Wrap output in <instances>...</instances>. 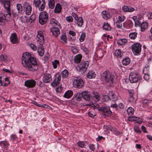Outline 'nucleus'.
<instances>
[{"instance_id": "obj_34", "label": "nucleus", "mask_w": 152, "mask_h": 152, "mask_svg": "<svg viewBox=\"0 0 152 152\" xmlns=\"http://www.w3.org/2000/svg\"><path fill=\"white\" fill-rule=\"evenodd\" d=\"M6 19L5 15L3 13H0V22L3 23L5 22Z\"/></svg>"}, {"instance_id": "obj_43", "label": "nucleus", "mask_w": 152, "mask_h": 152, "mask_svg": "<svg viewBox=\"0 0 152 152\" xmlns=\"http://www.w3.org/2000/svg\"><path fill=\"white\" fill-rule=\"evenodd\" d=\"M93 94L94 96H93V97L94 98V100L96 102L98 101L99 99V96L98 95V93H96L95 94H94V93Z\"/></svg>"}, {"instance_id": "obj_64", "label": "nucleus", "mask_w": 152, "mask_h": 152, "mask_svg": "<svg viewBox=\"0 0 152 152\" xmlns=\"http://www.w3.org/2000/svg\"><path fill=\"white\" fill-rule=\"evenodd\" d=\"M147 17L148 19H150L152 18V13L151 12H149L147 15Z\"/></svg>"}, {"instance_id": "obj_24", "label": "nucleus", "mask_w": 152, "mask_h": 152, "mask_svg": "<svg viewBox=\"0 0 152 152\" xmlns=\"http://www.w3.org/2000/svg\"><path fill=\"white\" fill-rule=\"evenodd\" d=\"M82 58V56L80 54H79L75 56L74 58V61L76 63H79Z\"/></svg>"}, {"instance_id": "obj_8", "label": "nucleus", "mask_w": 152, "mask_h": 152, "mask_svg": "<svg viewBox=\"0 0 152 152\" xmlns=\"http://www.w3.org/2000/svg\"><path fill=\"white\" fill-rule=\"evenodd\" d=\"M88 64V61L81 62L78 65L77 68L80 71L84 72L86 71Z\"/></svg>"}, {"instance_id": "obj_18", "label": "nucleus", "mask_w": 152, "mask_h": 152, "mask_svg": "<svg viewBox=\"0 0 152 152\" xmlns=\"http://www.w3.org/2000/svg\"><path fill=\"white\" fill-rule=\"evenodd\" d=\"M61 5L59 3H57L56 5L55 9L54 12L55 13H59L61 12Z\"/></svg>"}, {"instance_id": "obj_35", "label": "nucleus", "mask_w": 152, "mask_h": 152, "mask_svg": "<svg viewBox=\"0 0 152 152\" xmlns=\"http://www.w3.org/2000/svg\"><path fill=\"white\" fill-rule=\"evenodd\" d=\"M115 55L117 57L121 58L123 54V53L121 52L120 49L116 50L115 52Z\"/></svg>"}, {"instance_id": "obj_25", "label": "nucleus", "mask_w": 152, "mask_h": 152, "mask_svg": "<svg viewBox=\"0 0 152 152\" xmlns=\"http://www.w3.org/2000/svg\"><path fill=\"white\" fill-rule=\"evenodd\" d=\"M95 76V72L92 71H89L87 75V77L90 79L94 78Z\"/></svg>"}, {"instance_id": "obj_10", "label": "nucleus", "mask_w": 152, "mask_h": 152, "mask_svg": "<svg viewBox=\"0 0 152 152\" xmlns=\"http://www.w3.org/2000/svg\"><path fill=\"white\" fill-rule=\"evenodd\" d=\"M53 78L51 75L49 73L44 74L43 81L45 83H49L52 82Z\"/></svg>"}, {"instance_id": "obj_15", "label": "nucleus", "mask_w": 152, "mask_h": 152, "mask_svg": "<svg viewBox=\"0 0 152 152\" xmlns=\"http://www.w3.org/2000/svg\"><path fill=\"white\" fill-rule=\"evenodd\" d=\"M10 39L11 42L13 44L17 43L19 42L15 33H12L11 34V36L10 37Z\"/></svg>"}, {"instance_id": "obj_47", "label": "nucleus", "mask_w": 152, "mask_h": 152, "mask_svg": "<svg viewBox=\"0 0 152 152\" xmlns=\"http://www.w3.org/2000/svg\"><path fill=\"white\" fill-rule=\"evenodd\" d=\"M134 111V109L131 107H129L127 110V112L129 114H133Z\"/></svg>"}, {"instance_id": "obj_42", "label": "nucleus", "mask_w": 152, "mask_h": 152, "mask_svg": "<svg viewBox=\"0 0 152 152\" xmlns=\"http://www.w3.org/2000/svg\"><path fill=\"white\" fill-rule=\"evenodd\" d=\"M53 68L56 69L57 67V65H59V61L57 60H55L54 61L52 62Z\"/></svg>"}, {"instance_id": "obj_3", "label": "nucleus", "mask_w": 152, "mask_h": 152, "mask_svg": "<svg viewBox=\"0 0 152 152\" xmlns=\"http://www.w3.org/2000/svg\"><path fill=\"white\" fill-rule=\"evenodd\" d=\"M141 79V77H139L137 73L132 72L130 73L129 79L131 83L140 82Z\"/></svg>"}, {"instance_id": "obj_17", "label": "nucleus", "mask_w": 152, "mask_h": 152, "mask_svg": "<svg viewBox=\"0 0 152 152\" xmlns=\"http://www.w3.org/2000/svg\"><path fill=\"white\" fill-rule=\"evenodd\" d=\"M123 10L125 12H131L135 10V9L131 7L124 6L123 7Z\"/></svg>"}, {"instance_id": "obj_38", "label": "nucleus", "mask_w": 152, "mask_h": 152, "mask_svg": "<svg viewBox=\"0 0 152 152\" xmlns=\"http://www.w3.org/2000/svg\"><path fill=\"white\" fill-rule=\"evenodd\" d=\"M83 97V93L81 94L80 93H77L75 96V98L76 100L78 101H80L82 99V97Z\"/></svg>"}, {"instance_id": "obj_30", "label": "nucleus", "mask_w": 152, "mask_h": 152, "mask_svg": "<svg viewBox=\"0 0 152 152\" xmlns=\"http://www.w3.org/2000/svg\"><path fill=\"white\" fill-rule=\"evenodd\" d=\"M122 64L124 65H126L129 64L130 62V59L128 58H126L122 60Z\"/></svg>"}, {"instance_id": "obj_11", "label": "nucleus", "mask_w": 152, "mask_h": 152, "mask_svg": "<svg viewBox=\"0 0 152 152\" xmlns=\"http://www.w3.org/2000/svg\"><path fill=\"white\" fill-rule=\"evenodd\" d=\"M61 78V75L59 73H57L55 75V78L51 84V86L53 87L57 86L60 83Z\"/></svg>"}, {"instance_id": "obj_26", "label": "nucleus", "mask_w": 152, "mask_h": 152, "mask_svg": "<svg viewBox=\"0 0 152 152\" xmlns=\"http://www.w3.org/2000/svg\"><path fill=\"white\" fill-rule=\"evenodd\" d=\"M148 26V23L145 22H143L141 23L140 26L141 28V31H143L145 29L147 28Z\"/></svg>"}, {"instance_id": "obj_60", "label": "nucleus", "mask_w": 152, "mask_h": 152, "mask_svg": "<svg viewBox=\"0 0 152 152\" xmlns=\"http://www.w3.org/2000/svg\"><path fill=\"white\" fill-rule=\"evenodd\" d=\"M31 48L34 51H35L37 50L36 46L33 44H31L30 45Z\"/></svg>"}, {"instance_id": "obj_55", "label": "nucleus", "mask_w": 152, "mask_h": 152, "mask_svg": "<svg viewBox=\"0 0 152 152\" xmlns=\"http://www.w3.org/2000/svg\"><path fill=\"white\" fill-rule=\"evenodd\" d=\"M61 39L64 42H66V36L64 35H62L61 37Z\"/></svg>"}, {"instance_id": "obj_45", "label": "nucleus", "mask_w": 152, "mask_h": 152, "mask_svg": "<svg viewBox=\"0 0 152 152\" xmlns=\"http://www.w3.org/2000/svg\"><path fill=\"white\" fill-rule=\"evenodd\" d=\"M86 37V34L85 33H83L80 38L79 40L80 42H83Z\"/></svg>"}, {"instance_id": "obj_52", "label": "nucleus", "mask_w": 152, "mask_h": 152, "mask_svg": "<svg viewBox=\"0 0 152 152\" xmlns=\"http://www.w3.org/2000/svg\"><path fill=\"white\" fill-rule=\"evenodd\" d=\"M134 129L135 132L138 133H140L141 131L140 130L139 128L137 126H135L134 127Z\"/></svg>"}, {"instance_id": "obj_37", "label": "nucleus", "mask_w": 152, "mask_h": 152, "mask_svg": "<svg viewBox=\"0 0 152 152\" xmlns=\"http://www.w3.org/2000/svg\"><path fill=\"white\" fill-rule=\"evenodd\" d=\"M137 33L135 32L131 33L129 34V37L132 39H135L137 37Z\"/></svg>"}, {"instance_id": "obj_12", "label": "nucleus", "mask_w": 152, "mask_h": 152, "mask_svg": "<svg viewBox=\"0 0 152 152\" xmlns=\"http://www.w3.org/2000/svg\"><path fill=\"white\" fill-rule=\"evenodd\" d=\"M36 81L33 80H28L25 81L24 85L29 88H33L35 86Z\"/></svg>"}, {"instance_id": "obj_4", "label": "nucleus", "mask_w": 152, "mask_h": 152, "mask_svg": "<svg viewBox=\"0 0 152 152\" xmlns=\"http://www.w3.org/2000/svg\"><path fill=\"white\" fill-rule=\"evenodd\" d=\"M39 22L42 25L46 23L48 18V13L45 11L41 12L39 15Z\"/></svg>"}, {"instance_id": "obj_29", "label": "nucleus", "mask_w": 152, "mask_h": 152, "mask_svg": "<svg viewBox=\"0 0 152 152\" xmlns=\"http://www.w3.org/2000/svg\"><path fill=\"white\" fill-rule=\"evenodd\" d=\"M103 28L107 31H110L111 30V27L110 24L108 23H104L103 26Z\"/></svg>"}, {"instance_id": "obj_46", "label": "nucleus", "mask_w": 152, "mask_h": 152, "mask_svg": "<svg viewBox=\"0 0 152 152\" xmlns=\"http://www.w3.org/2000/svg\"><path fill=\"white\" fill-rule=\"evenodd\" d=\"M140 118L136 117L135 116H132V117H129V121H137L138 119H140Z\"/></svg>"}, {"instance_id": "obj_63", "label": "nucleus", "mask_w": 152, "mask_h": 152, "mask_svg": "<svg viewBox=\"0 0 152 152\" xmlns=\"http://www.w3.org/2000/svg\"><path fill=\"white\" fill-rule=\"evenodd\" d=\"M129 97H133V95L134 94V91L132 90H129L128 91Z\"/></svg>"}, {"instance_id": "obj_32", "label": "nucleus", "mask_w": 152, "mask_h": 152, "mask_svg": "<svg viewBox=\"0 0 152 152\" xmlns=\"http://www.w3.org/2000/svg\"><path fill=\"white\" fill-rule=\"evenodd\" d=\"M32 8L31 6L28 5L26 7V13L28 15H29L31 12Z\"/></svg>"}, {"instance_id": "obj_2", "label": "nucleus", "mask_w": 152, "mask_h": 152, "mask_svg": "<svg viewBox=\"0 0 152 152\" xmlns=\"http://www.w3.org/2000/svg\"><path fill=\"white\" fill-rule=\"evenodd\" d=\"M114 77V76L111 75L109 72L105 71L101 75V79L104 83H113Z\"/></svg>"}, {"instance_id": "obj_36", "label": "nucleus", "mask_w": 152, "mask_h": 152, "mask_svg": "<svg viewBox=\"0 0 152 152\" xmlns=\"http://www.w3.org/2000/svg\"><path fill=\"white\" fill-rule=\"evenodd\" d=\"M0 58L1 61L6 62L8 60V57L7 55L5 54H1L0 56Z\"/></svg>"}, {"instance_id": "obj_7", "label": "nucleus", "mask_w": 152, "mask_h": 152, "mask_svg": "<svg viewBox=\"0 0 152 152\" xmlns=\"http://www.w3.org/2000/svg\"><path fill=\"white\" fill-rule=\"evenodd\" d=\"M141 45L139 43H135L132 46V49L134 54L138 55L141 51Z\"/></svg>"}, {"instance_id": "obj_50", "label": "nucleus", "mask_w": 152, "mask_h": 152, "mask_svg": "<svg viewBox=\"0 0 152 152\" xmlns=\"http://www.w3.org/2000/svg\"><path fill=\"white\" fill-rule=\"evenodd\" d=\"M21 20L22 23H26L28 21L27 17L26 16L21 17Z\"/></svg>"}, {"instance_id": "obj_16", "label": "nucleus", "mask_w": 152, "mask_h": 152, "mask_svg": "<svg viewBox=\"0 0 152 152\" xmlns=\"http://www.w3.org/2000/svg\"><path fill=\"white\" fill-rule=\"evenodd\" d=\"M109 96L110 99L112 101H115L117 100V97L114 94L113 92H110L109 94Z\"/></svg>"}, {"instance_id": "obj_13", "label": "nucleus", "mask_w": 152, "mask_h": 152, "mask_svg": "<svg viewBox=\"0 0 152 152\" xmlns=\"http://www.w3.org/2000/svg\"><path fill=\"white\" fill-rule=\"evenodd\" d=\"M95 104L96 105V106L95 105H94V108H98V110L99 111H103L104 113H106L109 114H110L111 113V112L110 111V108L109 107H101L100 108H98V106L97 105V104Z\"/></svg>"}, {"instance_id": "obj_22", "label": "nucleus", "mask_w": 152, "mask_h": 152, "mask_svg": "<svg viewBox=\"0 0 152 152\" xmlns=\"http://www.w3.org/2000/svg\"><path fill=\"white\" fill-rule=\"evenodd\" d=\"M40 45L39 47L38 48V52L39 55L42 56L44 53V50L42 44H40Z\"/></svg>"}, {"instance_id": "obj_6", "label": "nucleus", "mask_w": 152, "mask_h": 152, "mask_svg": "<svg viewBox=\"0 0 152 152\" xmlns=\"http://www.w3.org/2000/svg\"><path fill=\"white\" fill-rule=\"evenodd\" d=\"M34 4L36 7H38L40 11L43 10L45 6V0H38L34 1Z\"/></svg>"}, {"instance_id": "obj_58", "label": "nucleus", "mask_w": 152, "mask_h": 152, "mask_svg": "<svg viewBox=\"0 0 152 152\" xmlns=\"http://www.w3.org/2000/svg\"><path fill=\"white\" fill-rule=\"evenodd\" d=\"M89 148L93 151H94L95 149V145L94 144H91L89 146Z\"/></svg>"}, {"instance_id": "obj_1", "label": "nucleus", "mask_w": 152, "mask_h": 152, "mask_svg": "<svg viewBox=\"0 0 152 152\" xmlns=\"http://www.w3.org/2000/svg\"><path fill=\"white\" fill-rule=\"evenodd\" d=\"M22 61L23 66L29 71L33 72L38 70L39 66L36 59L28 52L23 54Z\"/></svg>"}, {"instance_id": "obj_40", "label": "nucleus", "mask_w": 152, "mask_h": 152, "mask_svg": "<svg viewBox=\"0 0 152 152\" xmlns=\"http://www.w3.org/2000/svg\"><path fill=\"white\" fill-rule=\"evenodd\" d=\"M9 145V144L6 141H1L0 142V145L1 146L3 145V147L4 148H6Z\"/></svg>"}, {"instance_id": "obj_5", "label": "nucleus", "mask_w": 152, "mask_h": 152, "mask_svg": "<svg viewBox=\"0 0 152 152\" xmlns=\"http://www.w3.org/2000/svg\"><path fill=\"white\" fill-rule=\"evenodd\" d=\"M0 2L3 4L4 7L7 10V14L10 16H11V14L10 12V0H0Z\"/></svg>"}, {"instance_id": "obj_44", "label": "nucleus", "mask_w": 152, "mask_h": 152, "mask_svg": "<svg viewBox=\"0 0 152 152\" xmlns=\"http://www.w3.org/2000/svg\"><path fill=\"white\" fill-rule=\"evenodd\" d=\"M36 18V15L34 14H33L31 15L29 20L30 22H34Z\"/></svg>"}, {"instance_id": "obj_19", "label": "nucleus", "mask_w": 152, "mask_h": 152, "mask_svg": "<svg viewBox=\"0 0 152 152\" xmlns=\"http://www.w3.org/2000/svg\"><path fill=\"white\" fill-rule=\"evenodd\" d=\"M83 98L86 101H88L90 99L89 94L87 91L83 92Z\"/></svg>"}, {"instance_id": "obj_57", "label": "nucleus", "mask_w": 152, "mask_h": 152, "mask_svg": "<svg viewBox=\"0 0 152 152\" xmlns=\"http://www.w3.org/2000/svg\"><path fill=\"white\" fill-rule=\"evenodd\" d=\"M103 101L106 102L110 99L109 96H104L102 98Z\"/></svg>"}, {"instance_id": "obj_31", "label": "nucleus", "mask_w": 152, "mask_h": 152, "mask_svg": "<svg viewBox=\"0 0 152 152\" xmlns=\"http://www.w3.org/2000/svg\"><path fill=\"white\" fill-rule=\"evenodd\" d=\"M48 6L49 8L51 9L54 8L55 4L54 0H50L49 1Z\"/></svg>"}, {"instance_id": "obj_48", "label": "nucleus", "mask_w": 152, "mask_h": 152, "mask_svg": "<svg viewBox=\"0 0 152 152\" xmlns=\"http://www.w3.org/2000/svg\"><path fill=\"white\" fill-rule=\"evenodd\" d=\"M37 41L41 43H43L44 42V35L43 36H42L40 37L37 38Z\"/></svg>"}, {"instance_id": "obj_9", "label": "nucleus", "mask_w": 152, "mask_h": 152, "mask_svg": "<svg viewBox=\"0 0 152 152\" xmlns=\"http://www.w3.org/2000/svg\"><path fill=\"white\" fill-rule=\"evenodd\" d=\"M83 84V80L81 79H75L73 82V86L76 88H81Z\"/></svg>"}, {"instance_id": "obj_41", "label": "nucleus", "mask_w": 152, "mask_h": 152, "mask_svg": "<svg viewBox=\"0 0 152 152\" xmlns=\"http://www.w3.org/2000/svg\"><path fill=\"white\" fill-rule=\"evenodd\" d=\"M126 17L124 15H119L118 18V19L117 20L118 22H123L125 20Z\"/></svg>"}, {"instance_id": "obj_28", "label": "nucleus", "mask_w": 152, "mask_h": 152, "mask_svg": "<svg viewBox=\"0 0 152 152\" xmlns=\"http://www.w3.org/2000/svg\"><path fill=\"white\" fill-rule=\"evenodd\" d=\"M77 21V23L78 26L82 27L83 23V19L81 17H79L76 20Z\"/></svg>"}, {"instance_id": "obj_20", "label": "nucleus", "mask_w": 152, "mask_h": 152, "mask_svg": "<svg viewBox=\"0 0 152 152\" xmlns=\"http://www.w3.org/2000/svg\"><path fill=\"white\" fill-rule=\"evenodd\" d=\"M102 18L105 19L107 20L110 18L109 13L105 11H103L102 12Z\"/></svg>"}, {"instance_id": "obj_61", "label": "nucleus", "mask_w": 152, "mask_h": 152, "mask_svg": "<svg viewBox=\"0 0 152 152\" xmlns=\"http://www.w3.org/2000/svg\"><path fill=\"white\" fill-rule=\"evenodd\" d=\"M62 90V88L61 86H59L56 88V91L57 92H60Z\"/></svg>"}, {"instance_id": "obj_23", "label": "nucleus", "mask_w": 152, "mask_h": 152, "mask_svg": "<svg viewBox=\"0 0 152 152\" xmlns=\"http://www.w3.org/2000/svg\"><path fill=\"white\" fill-rule=\"evenodd\" d=\"M127 42V40L125 39H119L117 41L118 44L121 45H125Z\"/></svg>"}, {"instance_id": "obj_53", "label": "nucleus", "mask_w": 152, "mask_h": 152, "mask_svg": "<svg viewBox=\"0 0 152 152\" xmlns=\"http://www.w3.org/2000/svg\"><path fill=\"white\" fill-rule=\"evenodd\" d=\"M117 27L118 28H120L122 26V24L121 22H118L117 20L116 22Z\"/></svg>"}, {"instance_id": "obj_39", "label": "nucleus", "mask_w": 152, "mask_h": 152, "mask_svg": "<svg viewBox=\"0 0 152 152\" xmlns=\"http://www.w3.org/2000/svg\"><path fill=\"white\" fill-rule=\"evenodd\" d=\"M62 77L63 78H66L68 76V72L67 70L65 69L62 72Z\"/></svg>"}, {"instance_id": "obj_59", "label": "nucleus", "mask_w": 152, "mask_h": 152, "mask_svg": "<svg viewBox=\"0 0 152 152\" xmlns=\"http://www.w3.org/2000/svg\"><path fill=\"white\" fill-rule=\"evenodd\" d=\"M77 144L78 146L81 148H83L84 147V145L83 142H77Z\"/></svg>"}, {"instance_id": "obj_51", "label": "nucleus", "mask_w": 152, "mask_h": 152, "mask_svg": "<svg viewBox=\"0 0 152 152\" xmlns=\"http://www.w3.org/2000/svg\"><path fill=\"white\" fill-rule=\"evenodd\" d=\"M88 115L89 116L91 117H93L96 115L95 113L92 111L88 112Z\"/></svg>"}, {"instance_id": "obj_21", "label": "nucleus", "mask_w": 152, "mask_h": 152, "mask_svg": "<svg viewBox=\"0 0 152 152\" xmlns=\"http://www.w3.org/2000/svg\"><path fill=\"white\" fill-rule=\"evenodd\" d=\"M73 92L70 90H68L64 94L63 96L66 98H69L73 95Z\"/></svg>"}, {"instance_id": "obj_33", "label": "nucleus", "mask_w": 152, "mask_h": 152, "mask_svg": "<svg viewBox=\"0 0 152 152\" xmlns=\"http://www.w3.org/2000/svg\"><path fill=\"white\" fill-rule=\"evenodd\" d=\"M16 9L18 11V13H21L23 10L22 5L20 4H17L16 5Z\"/></svg>"}, {"instance_id": "obj_54", "label": "nucleus", "mask_w": 152, "mask_h": 152, "mask_svg": "<svg viewBox=\"0 0 152 152\" xmlns=\"http://www.w3.org/2000/svg\"><path fill=\"white\" fill-rule=\"evenodd\" d=\"M66 20L68 22H71L73 21V19L72 16H69L66 17Z\"/></svg>"}, {"instance_id": "obj_49", "label": "nucleus", "mask_w": 152, "mask_h": 152, "mask_svg": "<svg viewBox=\"0 0 152 152\" xmlns=\"http://www.w3.org/2000/svg\"><path fill=\"white\" fill-rule=\"evenodd\" d=\"M134 23V26L135 27H137V26H140L141 23L139 19L135 21Z\"/></svg>"}, {"instance_id": "obj_14", "label": "nucleus", "mask_w": 152, "mask_h": 152, "mask_svg": "<svg viewBox=\"0 0 152 152\" xmlns=\"http://www.w3.org/2000/svg\"><path fill=\"white\" fill-rule=\"evenodd\" d=\"M50 32L55 37L58 36L60 34L59 29L58 28L52 27L50 28Z\"/></svg>"}, {"instance_id": "obj_56", "label": "nucleus", "mask_w": 152, "mask_h": 152, "mask_svg": "<svg viewBox=\"0 0 152 152\" xmlns=\"http://www.w3.org/2000/svg\"><path fill=\"white\" fill-rule=\"evenodd\" d=\"M144 79L146 81L149 80L150 77L149 75L148 74H145L144 76Z\"/></svg>"}, {"instance_id": "obj_62", "label": "nucleus", "mask_w": 152, "mask_h": 152, "mask_svg": "<svg viewBox=\"0 0 152 152\" xmlns=\"http://www.w3.org/2000/svg\"><path fill=\"white\" fill-rule=\"evenodd\" d=\"M142 103L143 104L145 105V106L148 105V102L147 99H145L143 100Z\"/></svg>"}, {"instance_id": "obj_27", "label": "nucleus", "mask_w": 152, "mask_h": 152, "mask_svg": "<svg viewBox=\"0 0 152 152\" xmlns=\"http://www.w3.org/2000/svg\"><path fill=\"white\" fill-rule=\"evenodd\" d=\"M50 23L53 26H58L60 25L59 23L56 20L53 18H51L50 20Z\"/></svg>"}]
</instances>
